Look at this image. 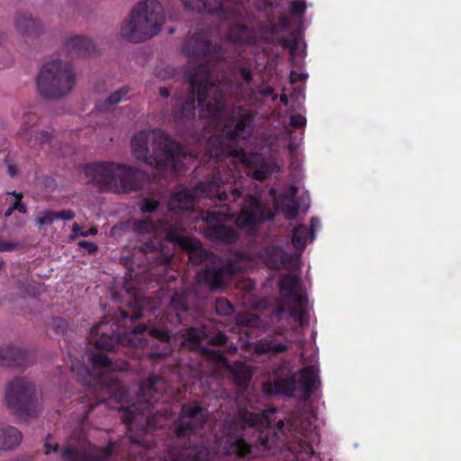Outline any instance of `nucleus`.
Masks as SVG:
<instances>
[{"mask_svg":"<svg viewBox=\"0 0 461 461\" xmlns=\"http://www.w3.org/2000/svg\"><path fill=\"white\" fill-rule=\"evenodd\" d=\"M51 326L57 332L63 333L68 329V322L62 318L56 317L52 319Z\"/></svg>","mask_w":461,"mask_h":461,"instance_id":"nucleus-27","label":"nucleus"},{"mask_svg":"<svg viewBox=\"0 0 461 461\" xmlns=\"http://www.w3.org/2000/svg\"><path fill=\"white\" fill-rule=\"evenodd\" d=\"M23 438L22 432L15 427L0 426V450L14 449L21 444Z\"/></svg>","mask_w":461,"mask_h":461,"instance_id":"nucleus-16","label":"nucleus"},{"mask_svg":"<svg viewBox=\"0 0 461 461\" xmlns=\"http://www.w3.org/2000/svg\"><path fill=\"white\" fill-rule=\"evenodd\" d=\"M44 447H45V453L47 455L50 454L51 452H57L59 446L58 443H52L51 442V436H48L44 442Z\"/></svg>","mask_w":461,"mask_h":461,"instance_id":"nucleus-29","label":"nucleus"},{"mask_svg":"<svg viewBox=\"0 0 461 461\" xmlns=\"http://www.w3.org/2000/svg\"><path fill=\"white\" fill-rule=\"evenodd\" d=\"M169 386L162 377L151 375L141 383L136 402L124 409L120 408L121 418L127 426V437L131 444V456L139 452L147 454L149 440L146 438L150 429L164 426L163 420L168 419L173 410L158 407L164 393Z\"/></svg>","mask_w":461,"mask_h":461,"instance_id":"nucleus-4","label":"nucleus"},{"mask_svg":"<svg viewBox=\"0 0 461 461\" xmlns=\"http://www.w3.org/2000/svg\"><path fill=\"white\" fill-rule=\"evenodd\" d=\"M306 11L305 2L303 0H294L289 5V13L292 18L298 22H302Z\"/></svg>","mask_w":461,"mask_h":461,"instance_id":"nucleus-20","label":"nucleus"},{"mask_svg":"<svg viewBox=\"0 0 461 461\" xmlns=\"http://www.w3.org/2000/svg\"><path fill=\"white\" fill-rule=\"evenodd\" d=\"M306 76H307L306 74L297 73L294 70H292L290 72V81L292 83H297V82L304 80Z\"/></svg>","mask_w":461,"mask_h":461,"instance_id":"nucleus-34","label":"nucleus"},{"mask_svg":"<svg viewBox=\"0 0 461 461\" xmlns=\"http://www.w3.org/2000/svg\"><path fill=\"white\" fill-rule=\"evenodd\" d=\"M13 212H14V210H13L11 207H9V208L5 212V217H10V216L12 215Z\"/></svg>","mask_w":461,"mask_h":461,"instance_id":"nucleus-41","label":"nucleus"},{"mask_svg":"<svg viewBox=\"0 0 461 461\" xmlns=\"http://www.w3.org/2000/svg\"><path fill=\"white\" fill-rule=\"evenodd\" d=\"M90 364L91 368L78 359L73 360L70 369L77 379L88 388L90 393L104 391L111 399L117 402H123L127 397V391L120 381L112 360L102 353H95L91 355Z\"/></svg>","mask_w":461,"mask_h":461,"instance_id":"nucleus-6","label":"nucleus"},{"mask_svg":"<svg viewBox=\"0 0 461 461\" xmlns=\"http://www.w3.org/2000/svg\"><path fill=\"white\" fill-rule=\"evenodd\" d=\"M95 44L88 38L75 35L68 38L65 43V50L73 57H86L93 53Z\"/></svg>","mask_w":461,"mask_h":461,"instance_id":"nucleus-14","label":"nucleus"},{"mask_svg":"<svg viewBox=\"0 0 461 461\" xmlns=\"http://www.w3.org/2000/svg\"><path fill=\"white\" fill-rule=\"evenodd\" d=\"M317 359L318 353L315 348H311L309 355L307 350L303 349L301 353V360L303 364L309 362V365L289 380H276L274 384H264L262 386L263 395L284 393L292 397L298 393L304 401H307L321 385L319 368L314 365Z\"/></svg>","mask_w":461,"mask_h":461,"instance_id":"nucleus-10","label":"nucleus"},{"mask_svg":"<svg viewBox=\"0 0 461 461\" xmlns=\"http://www.w3.org/2000/svg\"><path fill=\"white\" fill-rule=\"evenodd\" d=\"M168 32H169V33H174V32H175V30H174V29H172V28H170V29L168 30Z\"/></svg>","mask_w":461,"mask_h":461,"instance_id":"nucleus-43","label":"nucleus"},{"mask_svg":"<svg viewBox=\"0 0 461 461\" xmlns=\"http://www.w3.org/2000/svg\"><path fill=\"white\" fill-rule=\"evenodd\" d=\"M5 402L23 420L36 417L41 410V400L38 397L33 384L24 378H14L7 384Z\"/></svg>","mask_w":461,"mask_h":461,"instance_id":"nucleus-12","label":"nucleus"},{"mask_svg":"<svg viewBox=\"0 0 461 461\" xmlns=\"http://www.w3.org/2000/svg\"><path fill=\"white\" fill-rule=\"evenodd\" d=\"M182 3L186 9L216 14L228 23L227 33L219 42L204 31L185 39L183 52L199 64L185 73L188 90L185 101L181 95H175L176 103L181 101V107L175 110L176 122L197 116L208 120L212 129L220 131L205 144L206 157L219 161L220 165L212 180L201 181L193 191L184 189L172 194L164 217L157 221L150 218L137 220L133 230L149 235L140 249L157 265L167 267L176 245L188 253L191 263L210 265L196 274L195 283L188 291L175 292L168 298H164L165 293L161 291L158 297L136 296L134 301H196L202 287L220 288L236 272L250 266L248 253L238 255L240 262L222 259L206 251L200 241L182 235L187 230H196L199 221L206 225L202 230L210 240L231 244L238 240V232L225 224L227 220L235 217L237 227L253 235L259 224L271 221L276 212L293 220L299 210L306 212L310 207L309 194H303L296 199L297 187L294 185L280 190L270 188L272 205L267 203L254 181L264 180L283 170L285 162L279 156L281 142H287L292 156L296 154L303 132L296 135L292 128L304 127L306 118L302 114L290 115L282 134H263L255 150L247 153L238 148L237 140L252 134L254 116L240 105L230 109L229 98L236 100L241 86L233 83L223 71L225 65L231 64L234 71L249 84L260 54L256 46L258 38L283 44L285 39L280 33L288 30L291 18L283 14L276 21L267 14V21L256 32L246 24L253 15L254 0H182Z\"/></svg>","mask_w":461,"mask_h":461,"instance_id":"nucleus-1","label":"nucleus"},{"mask_svg":"<svg viewBox=\"0 0 461 461\" xmlns=\"http://www.w3.org/2000/svg\"><path fill=\"white\" fill-rule=\"evenodd\" d=\"M231 303L225 298H219L215 301V312L218 315L230 316L233 313Z\"/></svg>","mask_w":461,"mask_h":461,"instance_id":"nucleus-23","label":"nucleus"},{"mask_svg":"<svg viewBox=\"0 0 461 461\" xmlns=\"http://www.w3.org/2000/svg\"><path fill=\"white\" fill-rule=\"evenodd\" d=\"M186 339L190 340L192 347H198L200 341L203 339H208L211 344L216 346H224L228 341V338L224 333L219 331L216 334H212L211 331L206 330L204 325L200 328H190L187 330Z\"/></svg>","mask_w":461,"mask_h":461,"instance_id":"nucleus-13","label":"nucleus"},{"mask_svg":"<svg viewBox=\"0 0 461 461\" xmlns=\"http://www.w3.org/2000/svg\"><path fill=\"white\" fill-rule=\"evenodd\" d=\"M18 171L14 166H8V174L11 177H14L17 175Z\"/></svg>","mask_w":461,"mask_h":461,"instance_id":"nucleus-37","label":"nucleus"},{"mask_svg":"<svg viewBox=\"0 0 461 461\" xmlns=\"http://www.w3.org/2000/svg\"><path fill=\"white\" fill-rule=\"evenodd\" d=\"M321 227V220L317 217L311 219L309 228L303 224L295 227L292 232V244L295 252L286 253L276 244L266 245L257 252L258 262L271 269H286L288 273L279 277L281 303L270 314V323L276 336L268 335L256 342H241L240 345V349L249 353L252 359L283 353L294 341L302 343L301 339H292L285 336V325L294 320L298 325L292 328V333L301 336L302 330L309 324L306 288L301 278V256L306 244L315 240V233Z\"/></svg>","mask_w":461,"mask_h":461,"instance_id":"nucleus-3","label":"nucleus"},{"mask_svg":"<svg viewBox=\"0 0 461 461\" xmlns=\"http://www.w3.org/2000/svg\"><path fill=\"white\" fill-rule=\"evenodd\" d=\"M57 220L70 221L75 218V212L72 210H63L56 212Z\"/></svg>","mask_w":461,"mask_h":461,"instance_id":"nucleus-31","label":"nucleus"},{"mask_svg":"<svg viewBox=\"0 0 461 461\" xmlns=\"http://www.w3.org/2000/svg\"><path fill=\"white\" fill-rule=\"evenodd\" d=\"M139 206H140V211L144 213L154 212L158 210H160V208H161L160 203L152 197H143L140 201Z\"/></svg>","mask_w":461,"mask_h":461,"instance_id":"nucleus-21","label":"nucleus"},{"mask_svg":"<svg viewBox=\"0 0 461 461\" xmlns=\"http://www.w3.org/2000/svg\"><path fill=\"white\" fill-rule=\"evenodd\" d=\"M278 98L280 99L281 103H282L284 105H285V106H287V105H288V97H287V95H286L282 94Z\"/></svg>","mask_w":461,"mask_h":461,"instance_id":"nucleus-39","label":"nucleus"},{"mask_svg":"<svg viewBox=\"0 0 461 461\" xmlns=\"http://www.w3.org/2000/svg\"><path fill=\"white\" fill-rule=\"evenodd\" d=\"M35 140L39 144H45L53 140V135L50 131L42 130L36 133Z\"/></svg>","mask_w":461,"mask_h":461,"instance_id":"nucleus-26","label":"nucleus"},{"mask_svg":"<svg viewBox=\"0 0 461 461\" xmlns=\"http://www.w3.org/2000/svg\"><path fill=\"white\" fill-rule=\"evenodd\" d=\"M80 172L87 183H94L104 190L114 194H128L142 187L147 175L131 166L120 163L100 162L87 164Z\"/></svg>","mask_w":461,"mask_h":461,"instance_id":"nucleus-7","label":"nucleus"},{"mask_svg":"<svg viewBox=\"0 0 461 461\" xmlns=\"http://www.w3.org/2000/svg\"><path fill=\"white\" fill-rule=\"evenodd\" d=\"M165 14L157 0H141L131 9L129 17L122 23L120 35L130 42H141L159 33Z\"/></svg>","mask_w":461,"mask_h":461,"instance_id":"nucleus-9","label":"nucleus"},{"mask_svg":"<svg viewBox=\"0 0 461 461\" xmlns=\"http://www.w3.org/2000/svg\"><path fill=\"white\" fill-rule=\"evenodd\" d=\"M257 91L263 97H270L272 101L278 99V95L274 93V89L270 86L263 84L258 87Z\"/></svg>","mask_w":461,"mask_h":461,"instance_id":"nucleus-25","label":"nucleus"},{"mask_svg":"<svg viewBox=\"0 0 461 461\" xmlns=\"http://www.w3.org/2000/svg\"><path fill=\"white\" fill-rule=\"evenodd\" d=\"M76 84V74L68 62L53 59L46 62L37 77V87L44 98L58 99L67 95Z\"/></svg>","mask_w":461,"mask_h":461,"instance_id":"nucleus-11","label":"nucleus"},{"mask_svg":"<svg viewBox=\"0 0 461 461\" xmlns=\"http://www.w3.org/2000/svg\"><path fill=\"white\" fill-rule=\"evenodd\" d=\"M16 247V244L0 238V252L13 251Z\"/></svg>","mask_w":461,"mask_h":461,"instance_id":"nucleus-32","label":"nucleus"},{"mask_svg":"<svg viewBox=\"0 0 461 461\" xmlns=\"http://www.w3.org/2000/svg\"><path fill=\"white\" fill-rule=\"evenodd\" d=\"M238 323L245 327L263 328L262 320L256 314L246 312L238 317Z\"/></svg>","mask_w":461,"mask_h":461,"instance_id":"nucleus-19","label":"nucleus"},{"mask_svg":"<svg viewBox=\"0 0 461 461\" xmlns=\"http://www.w3.org/2000/svg\"><path fill=\"white\" fill-rule=\"evenodd\" d=\"M129 91H130V88L128 86H122L120 89L114 91L107 97V99L105 100L104 103H102L101 101H99L96 104V105H95L96 110L99 112H104L107 109V107L109 105H113L116 104H119L120 102H122V100L125 99Z\"/></svg>","mask_w":461,"mask_h":461,"instance_id":"nucleus-18","label":"nucleus"},{"mask_svg":"<svg viewBox=\"0 0 461 461\" xmlns=\"http://www.w3.org/2000/svg\"><path fill=\"white\" fill-rule=\"evenodd\" d=\"M104 325V321L95 324L90 331L91 339H95V346L96 348L105 351L115 349L119 346H127L132 348H144L147 345L146 336L152 339H158L163 349L161 351L152 350L149 353L151 358H160L168 356L171 353V348L168 340L171 332L167 327L166 329L151 328L149 329L146 325H138L132 328L130 331L123 333H117L113 331L108 334L102 331L99 338L95 339L98 335L100 329Z\"/></svg>","mask_w":461,"mask_h":461,"instance_id":"nucleus-8","label":"nucleus"},{"mask_svg":"<svg viewBox=\"0 0 461 461\" xmlns=\"http://www.w3.org/2000/svg\"><path fill=\"white\" fill-rule=\"evenodd\" d=\"M29 352L23 348L8 346L0 349V365L8 366H25L29 362Z\"/></svg>","mask_w":461,"mask_h":461,"instance_id":"nucleus-15","label":"nucleus"},{"mask_svg":"<svg viewBox=\"0 0 461 461\" xmlns=\"http://www.w3.org/2000/svg\"><path fill=\"white\" fill-rule=\"evenodd\" d=\"M160 95L164 98H167L170 95V93L167 88L161 87L159 90Z\"/></svg>","mask_w":461,"mask_h":461,"instance_id":"nucleus-38","label":"nucleus"},{"mask_svg":"<svg viewBox=\"0 0 461 461\" xmlns=\"http://www.w3.org/2000/svg\"><path fill=\"white\" fill-rule=\"evenodd\" d=\"M203 353L227 369L239 387L235 392L234 409L221 424V434L215 433L213 446L209 447L192 444L193 438L203 437L209 411L196 403L183 404L175 422L176 445L168 452L169 461H206L216 455H234L248 460L280 456L286 461H306L314 456V446L320 442V435L312 411L280 419L276 426H271L270 415L276 413V409H264L259 402L263 396L249 390L251 369L243 364L230 366L220 349L203 348Z\"/></svg>","mask_w":461,"mask_h":461,"instance_id":"nucleus-2","label":"nucleus"},{"mask_svg":"<svg viewBox=\"0 0 461 461\" xmlns=\"http://www.w3.org/2000/svg\"><path fill=\"white\" fill-rule=\"evenodd\" d=\"M81 231H83L81 226L78 223L75 222L72 226V233L70 235V240H75L77 237H81Z\"/></svg>","mask_w":461,"mask_h":461,"instance_id":"nucleus-35","label":"nucleus"},{"mask_svg":"<svg viewBox=\"0 0 461 461\" xmlns=\"http://www.w3.org/2000/svg\"><path fill=\"white\" fill-rule=\"evenodd\" d=\"M98 233V229L96 227H92L88 230H83L80 232L81 237H88L95 236Z\"/></svg>","mask_w":461,"mask_h":461,"instance_id":"nucleus-36","label":"nucleus"},{"mask_svg":"<svg viewBox=\"0 0 461 461\" xmlns=\"http://www.w3.org/2000/svg\"><path fill=\"white\" fill-rule=\"evenodd\" d=\"M77 245H78L79 248L86 249L88 251L89 254H94L98 249L96 244H95L93 242H90V241H86V240H80L77 243Z\"/></svg>","mask_w":461,"mask_h":461,"instance_id":"nucleus-30","label":"nucleus"},{"mask_svg":"<svg viewBox=\"0 0 461 461\" xmlns=\"http://www.w3.org/2000/svg\"><path fill=\"white\" fill-rule=\"evenodd\" d=\"M134 157L155 167L158 171L177 173L197 158V154L187 153L161 130L141 131L131 141Z\"/></svg>","mask_w":461,"mask_h":461,"instance_id":"nucleus-5","label":"nucleus"},{"mask_svg":"<svg viewBox=\"0 0 461 461\" xmlns=\"http://www.w3.org/2000/svg\"><path fill=\"white\" fill-rule=\"evenodd\" d=\"M237 350H238V346H235V345H230V346L228 348V351H229L230 354L235 353Z\"/></svg>","mask_w":461,"mask_h":461,"instance_id":"nucleus-40","label":"nucleus"},{"mask_svg":"<svg viewBox=\"0 0 461 461\" xmlns=\"http://www.w3.org/2000/svg\"><path fill=\"white\" fill-rule=\"evenodd\" d=\"M14 23L16 29L23 35L35 37L41 32V24L29 14H19Z\"/></svg>","mask_w":461,"mask_h":461,"instance_id":"nucleus-17","label":"nucleus"},{"mask_svg":"<svg viewBox=\"0 0 461 461\" xmlns=\"http://www.w3.org/2000/svg\"><path fill=\"white\" fill-rule=\"evenodd\" d=\"M35 121H36V116L34 113H24V114L23 115V117L21 119V122L24 126V128L22 130L20 134H26L27 131H28V128L26 126L31 123H34Z\"/></svg>","mask_w":461,"mask_h":461,"instance_id":"nucleus-28","label":"nucleus"},{"mask_svg":"<svg viewBox=\"0 0 461 461\" xmlns=\"http://www.w3.org/2000/svg\"><path fill=\"white\" fill-rule=\"evenodd\" d=\"M156 75L161 79H166L173 76V68L167 67L165 69L157 68Z\"/></svg>","mask_w":461,"mask_h":461,"instance_id":"nucleus-33","label":"nucleus"},{"mask_svg":"<svg viewBox=\"0 0 461 461\" xmlns=\"http://www.w3.org/2000/svg\"><path fill=\"white\" fill-rule=\"evenodd\" d=\"M57 213L54 211L43 210L36 214V220L39 225H50L57 221Z\"/></svg>","mask_w":461,"mask_h":461,"instance_id":"nucleus-22","label":"nucleus"},{"mask_svg":"<svg viewBox=\"0 0 461 461\" xmlns=\"http://www.w3.org/2000/svg\"><path fill=\"white\" fill-rule=\"evenodd\" d=\"M8 194H12L16 197V200L12 203L10 206L14 211H18L21 213H26L27 212V206L24 203L22 202L23 194L17 193L15 191L7 193Z\"/></svg>","mask_w":461,"mask_h":461,"instance_id":"nucleus-24","label":"nucleus"},{"mask_svg":"<svg viewBox=\"0 0 461 461\" xmlns=\"http://www.w3.org/2000/svg\"><path fill=\"white\" fill-rule=\"evenodd\" d=\"M253 287H254V283H253V282H251L250 280H249V281H248V283H247V289H248L249 291H250V290H252V289H253Z\"/></svg>","mask_w":461,"mask_h":461,"instance_id":"nucleus-42","label":"nucleus"}]
</instances>
